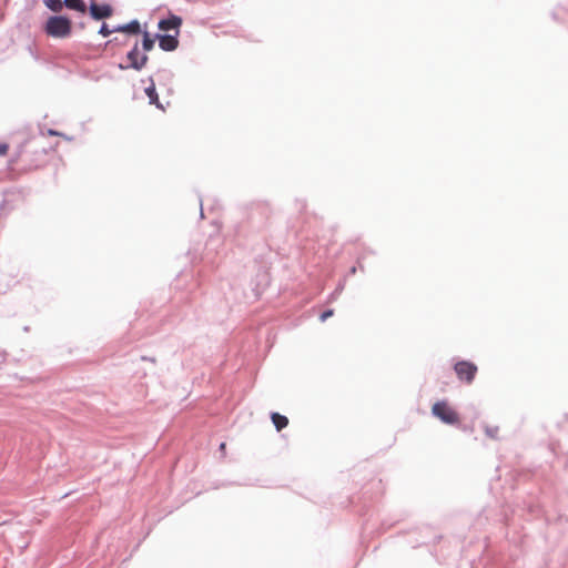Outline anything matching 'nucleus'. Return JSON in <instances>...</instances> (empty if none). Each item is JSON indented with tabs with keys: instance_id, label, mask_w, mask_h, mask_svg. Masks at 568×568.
Masks as SVG:
<instances>
[{
	"instance_id": "obj_19",
	"label": "nucleus",
	"mask_w": 568,
	"mask_h": 568,
	"mask_svg": "<svg viewBox=\"0 0 568 568\" xmlns=\"http://www.w3.org/2000/svg\"><path fill=\"white\" fill-rule=\"evenodd\" d=\"M489 435L490 437H494V430H490Z\"/></svg>"
},
{
	"instance_id": "obj_11",
	"label": "nucleus",
	"mask_w": 568,
	"mask_h": 568,
	"mask_svg": "<svg viewBox=\"0 0 568 568\" xmlns=\"http://www.w3.org/2000/svg\"><path fill=\"white\" fill-rule=\"evenodd\" d=\"M155 37H151V34L148 31L143 32V40H142V49L148 52L151 51L154 48L155 43Z\"/></svg>"
},
{
	"instance_id": "obj_1",
	"label": "nucleus",
	"mask_w": 568,
	"mask_h": 568,
	"mask_svg": "<svg viewBox=\"0 0 568 568\" xmlns=\"http://www.w3.org/2000/svg\"><path fill=\"white\" fill-rule=\"evenodd\" d=\"M44 31L49 37L64 39L72 32V22L67 17L52 16L47 20Z\"/></svg>"
},
{
	"instance_id": "obj_18",
	"label": "nucleus",
	"mask_w": 568,
	"mask_h": 568,
	"mask_svg": "<svg viewBox=\"0 0 568 568\" xmlns=\"http://www.w3.org/2000/svg\"><path fill=\"white\" fill-rule=\"evenodd\" d=\"M225 448H226V444H225V443H222V444L220 445V449H221V450H225Z\"/></svg>"
},
{
	"instance_id": "obj_17",
	"label": "nucleus",
	"mask_w": 568,
	"mask_h": 568,
	"mask_svg": "<svg viewBox=\"0 0 568 568\" xmlns=\"http://www.w3.org/2000/svg\"><path fill=\"white\" fill-rule=\"evenodd\" d=\"M20 155H21V152H18V153L14 155V158H12V159L10 160V165H13L14 163H17V162L19 161V159H20Z\"/></svg>"
},
{
	"instance_id": "obj_6",
	"label": "nucleus",
	"mask_w": 568,
	"mask_h": 568,
	"mask_svg": "<svg viewBox=\"0 0 568 568\" xmlns=\"http://www.w3.org/2000/svg\"><path fill=\"white\" fill-rule=\"evenodd\" d=\"M182 26V19L175 14H171L168 19H163L159 22L158 27L162 31L174 30L176 34L180 33V27Z\"/></svg>"
},
{
	"instance_id": "obj_10",
	"label": "nucleus",
	"mask_w": 568,
	"mask_h": 568,
	"mask_svg": "<svg viewBox=\"0 0 568 568\" xmlns=\"http://www.w3.org/2000/svg\"><path fill=\"white\" fill-rule=\"evenodd\" d=\"M271 419L275 426V428L280 432L288 425V419L286 416L281 415L280 413H272Z\"/></svg>"
},
{
	"instance_id": "obj_16",
	"label": "nucleus",
	"mask_w": 568,
	"mask_h": 568,
	"mask_svg": "<svg viewBox=\"0 0 568 568\" xmlns=\"http://www.w3.org/2000/svg\"><path fill=\"white\" fill-rule=\"evenodd\" d=\"M9 150L8 143H0V155H6Z\"/></svg>"
},
{
	"instance_id": "obj_3",
	"label": "nucleus",
	"mask_w": 568,
	"mask_h": 568,
	"mask_svg": "<svg viewBox=\"0 0 568 568\" xmlns=\"http://www.w3.org/2000/svg\"><path fill=\"white\" fill-rule=\"evenodd\" d=\"M454 371L460 382L471 384L478 368L473 362L459 361L455 364Z\"/></svg>"
},
{
	"instance_id": "obj_12",
	"label": "nucleus",
	"mask_w": 568,
	"mask_h": 568,
	"mask_svg": "<svg viewBox=\"0 0 568 568\" xmlns=\"http://www.w3.org/2000/svg\"><path fill=\"white\" fill-rule=\"evenodd\" d=\"M43 2L53 12H60L63 9L62 0H43Z\"/></svg>"
},
{
	"instance_id": "obj_13",
	"label": "nucleus",
	"mask_w": 568,
	"mask_h": 568,
	"mask_svg": "<svg viewBox=\"0 0 568 568\" xmlns=\"http://www.w3.org/2000/svg\"><path fill=\"white\" fill-rule=\"evenodd\" d=\"M145 93L149 97L151 103H158V93L155 91L154 85L146 88Z\"/></svg>"
},
{
	"instance_id": "obj_7",
	"label": "nucleus",
	"mask_w": 568,
	"mask_h": 568,
	"mask_svg": "<svg viewBox=\"0 0 568 568\" xmlns=\"http://www.w3.org/2000/svg\"><path fill=\"white\" fill-rule=\"evenodd\" d=\"M90 14L93 19L100 20L112 16V8L109 4H97L90 6Z\"/></svg>"
},
{
	"instance_id": "obj_2",
	"label": "nucleus",
	"mask_w": 568,
	"mask_h": 568,
	"mask_svg": "<svg viewBox=\"0 0 568 568\" xmlns=\"http://www.w3.org/2000/svg\"><path fill=\"white\" fill-rule=\"evenodd\" d=\"M435 417L448 425H457L460 423L458 413L446 402H436L432 407Z\"/></svg>"
},
{
	"instance_id": "obj_20",
	"label": "nucleus",
	"mask_w": 568,
	"mask_h": 568,
	"mask_svg": "<svg viewBox=\"0 0 568 568\" xmlns=\"http://www.w3.org/2000/svg\"><path fill=\"white\" fill-rule=\"evenodd\" d=\"M489 435L490 437H494V430H490Z\"/></svg>"
},
{
	"instance_id": "obj_14",
	"label": "nucleus",
	"mask_w": 568,
	"mask_h": 568,
	"mask_svg": "<svg viewBox=\"0 0 568 568\" xmlns=\"http://www.w3.org/2000/svg\"><path fill=\"white\" fill-rule=\"evenodd\" d=\"M113 31H114V29H113V30H110V29L108 28V26H106L105 23H103L99 32H100V34H102L103 37H109Z\"/></svg>"
},
{
	"instance_id": "obj_5",
	"label": "nucleus",
	"mask_w": 568,
	"mask_h": 568,
	"mask_svg": "<svg viewBox=\"0 0 568 568\" xmlns=\"http://www.w3.org/2000/svg\"><path fill=\"white\" fill-rule=\"evenodd\" d=\"M179 34H156L159 45L163 51H174L179 47Z\"/></svg>"
},
{
	"instance_id": "obj_15",
	"label": "nucleus",
	"mask_w": 568,
	"mask_h": 568,
	"mask_svg": "<svg viewBox=\"0 0 568 568\" xmlns=\"http://www.w3.org/2000/svg\"><path fill=\"white\" fill-rule=\"evenodd\" d=\"M333 314H334V311L328 310V311H325L324 313H322L320 318L322 322H325L328 317L333 316Z\"/></svg>"
},
{
	"instance_id": "obj_9",
	"label": "nucleus",
	"mask_w": 568,
	"mask_h": 568,
	"mask_svg": "<svg viewBox=\"0 0 568 568\" xmlns=\"http://www.w3.org/2000/svg\"><path fill=\"white\" fill-rule=\"evenodd\" d=\"M63 4L68 9L78 11L80 13H85V11H87V6L83 0H64Z\"/></svg>"
},
{
	"instance_id": "obj_4",
	"label": "nucleus",
	"mask_w": 568,
	"mask_h": 568,
	"mask_svg": "<svg viewBox=\"0 0 568 568\" xmlns=\"http://www.w3.org/2000/svg\"><path fill=\"white\" fill-rule=\"evenodd\" d=\"M126 59L129 61V65H126V68H132L136 71L142 70L149 61L146 54L140 53L138 43H135L133 49L128 53ZM120 68L125 69L122 64H120Z\"/></svg>"
},
{
	"instance_id": "obj_8",
	"label": "nucleus",
	"mask_w": 568,
	"mask_h": 568,
	"mask_svg": "<svg viewBox=\"0 0 568 568\" xmlns=\"http://www.w3.org/2000/svg\"><path fill=\"white\" fill-rule=\"evenodd\" d=\"M114 31L138 34V33H141V26L138 20H133L124 26H119V27L114 28Z\"/></svg>"
}]
</instances>
